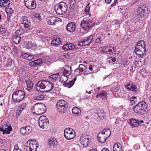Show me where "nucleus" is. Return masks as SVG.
Here are the masks:
<instances>
[{"label":"nucleus","mask_w":151,"mask_h":151,"mask_svg":"<svg viewBox=\"0 0 151 151\" xmlns=\"http://www.w3.org/2000/svg\"><path fill=\"white\" fill-rule=\"evenodd\" d=\"M53 85L48 81H40L36 84L35 91L39 93L48 92L53 88Z\"/></svg>","instance_id":"f257e3e1"},{"label":"nucleus","mask_w":151,"mask_h":151,"mask_svg":"<svg viewBox=\"0 0 151 151\" xmlns=\"http://www.w3.org/2000/svg\"><path fill=\"white\" fill-rule=\"evenodd\" d=\"M148 8L145 6L138 7L135 13L133 15V19L139 23H143L145 20L144 17L145 14H147Z\"/></svg>","instance_id":"f03ea898"},{"label":"nucleus","mask_w":151,"mask_h":151,"mask_svg":"<svg viewBox=\"0 0 151 151\" xmlns=\"http://www.w3.org/2000/svg\"><path fill=\"white\" fill-rule=\"evenodd\" d=\"M133 109L135 113L142 116L146 115L148 111L147 104L144 101L134 106Z\"/></svg>","instance_id":"7ed1b4c3"},{"label":"nucleus","mask_w":151,"mask_h":151,"mask_svg":"<svg viewBox=\"0 0 151 151\" xmlns=\"http://www.w3.org/2000/svg\"><path fill=\"white\" fill-rule=\"evenodd\" d=\"M25 92L22 90H17L12 93V99L14 102L20 103L26 99Z\"/></svg>","instance_id":"20e7f679"},{"label":"nucleus","mask_w":151,"mask_h":151,"mask_svg":"<svg viewBox=\"0 0 151 151\" xmlns=\"http://www.w3.org/2000/svg\"><path fill=\"white\" fill-rule=\"evenodd\" d=\"M47 108L43 103H37L35 104L31 109L33 114L39 115L44 113L46 111Z\"/></svg>","instance_id":"39448f33"},{"label":"nucleus","mask_w":151,"mask_h":151,"mask_svg":"<svg viewBox=\"0 0 151 151\" xmlns=\"http://www.w3.org/2000/svg\"><path fill=\"white\" fill-rule=\"evenodd\" d=\"M68 9V7L66 3L63 1L55 5L54 7L56 12L59 15L65 14L67 11Z\"/></svg>","instance_id":"423d86ee"},{"label":"nucleus","mask_w":151,"mask_h":151,"mask_svg":"<svg viewBox=\"0 0 151 151\" xmlns=\"http://www.w3.org/2000/svg\"><path fill=\"white\" fill-rule=\"evenodd\" d=\"M94 24L92 19H87L84 18L80 25L81 27L85 30H88L94 26Z\"/></svg>","instance_id":"0eeeda50"},{"label":"nucleus","mask_w":151,"mask_h":151,"mask_svg":"<svg viewBox=\"0 0 151 151\" xmlns=\"http://www.w3.org/2000/svg\"><path fill=\"white\" fill-rule=\"evenodd\" d=\"M56 106L61 114L65 113L68 107L67 103L64 100H60L56 104Z\"/></svg>","instance_id":"6e6552de"},{"label":"nucleus","mask_w":151,"mask_h":151,"mask_svg":"<svg viewBox=\"0 0 151 151\" xmlns=\"http://www.w3.org/2000/svg\"><path fill=\"white\" fill-rule=\"evenodd\" d=\"M20 28L23 30L27 31L30 29V23L28 21L27 17L24 16L20 19L19 22Z\"/></svg>","instance_id":"1a4fd4ad"},{"label":"nucleus","mask_w":151,"mask_h":151,"mask_svg":"<svg viewBox=\"0 0 151 151\" xmlns=\"http://www.w3.org/2000/svg\"><path fill=\"white\" fill-rule=\"evenodd\" d=\"M64 136L67 140H70L76 136L75 131L71 128H67L64 130Z\"/></svg>","instance_id":"9d476101"},{"label":"nucleus","mask_w":151,"mask_h":151,"mask_svg":"<svg viewBox=\"0 0 151 151\" xmlns=\"http://www.w3.org/2000/svg\"><path fill=\"white\" fill-rule=\"evenodd\" d=\"M93 38V35L85 37L78 42V45L80 46L89 45L92 42Z\"/></svg>","instance_id":"9b49d317"},{"label":"nucleus","mask_w":151,"mask_h":151,"mask_svg":"<svg viewBox=\"0 0 151 151\" xmlns=\"http://www.w3.org/2000/svg\"><path fill=\"white\" fill-rule=\"evenodd\" d=\"M91 139L89 136L82 135L79 141L85 147L89 146L91 144Z\"/></svg>","instance_id":"f8f14e48"},{"label":"nucleus","mask_w":151,"mask_h":151,"mask_svg":"<svg viewBox=\"0 0 151 151\" xmlns=\"http://www.w3.org/2000/svg\"><path fill=\"white\" fill-rule=\"evenodd\" d=\"M48 123V120L45 116H41L39 119V125L42 128L44 129Z\"/></svg>","instance_id":"ddd939ff"},{"label":"nucleus","mask_w":151,"mask_h":151,"mask_svg":"<svg viewBox=\"0 0 151 151\" xmlns=\"http://www.w3.org/2000/svg\"><path fill=\"white\" fill-rule=\"evenodd\" d=\"M12 130L11 125H8L7 124H4L0 127V131L3 132V134H10Z\"/></svg>","instance_id":"4468645a"},{"label":"nucleus","mask_w":151,"mask_h":151,"mask_svg":"<svg viewBox=\"0 0 151 151\" xmlns=\"http://www.w3.org/2000/svg\"><path fill=\"white\" fill-rule=\"evenodd\" d=\"M25 5L29 9H34L36 6L35 1L34 0H24Z\"/></svg>","instance_id":"2eb2a0df"},{"label":"nucleus","mask_w":151,"mask_h":151,"mask_svg":"<svg viewBox=\"0 0 151 151\" xmlns=\"http://www.w3.org/2000/svg\"><path fill=\"white\" fill-rule=\"evenodd\" d=\"M146 49L145 46L142 49L140 48L139 49H135L134 51V53L139 57L143 58L145 55V52L146 51Z\"/></svg>","instance_id":"dca6fc26"},{"label":"nucleus","mask_w":151,"mask_h":151,"mask_svg":"<svg viewBox=\"0 0 151 151\" xmlns=\"http://www.w3.org/2000/svg\"><path fill=\"white\" fill-rule=\"evenodd\" d=\"M76 26V24L75 22H71L67 24L66 29L69 32H73L75 31Z\"/></svg>","instance_id":"f3484780"},{"label":"nucleus","mask_w":151,"mask_h":151,"mask_svg":"<svg viewBox=\"0 0 151 151\" xmlns=\"http://www.w3.org/2000/svg\"><path fill=\"white\" fill-rule=\"evenodd\" d=\"M58 19L54 16L48 17L46 18V21L48 24L50 25H53L55 23L58 21Z\"/></svg>","instance_id":"a211bd4d"},{"label":"nucleus","mask_w":151,"mask_h":151,"mask_svg":"<svg viewBox=\"0 0 151 151\" xmlns=\"http://www.w3.org/2000/svg\"><path fill=\"white\" fill-rule=\"evenodd\" d=\"M75 48V45L71 43H67L62 47V49L65 51L73 50Z\"/></svg>","instance_id":"6ab92c4d"},{"label":"nucleus","mask_w":151,"mask_h":151,"mask_svg":"<svg viewBox=\"0 0 151 151\" xmlns=\"http://www.w3.org/2000/svg\"><path fill=\"white\" fill-rule=\"evenodd\" d=\"M106 137L102 133V132H101L99 133L97 136V140L101 143H104L106 142V139L108 138Z\"/></svg>","instance_id":"aec40b11"},{"label":"nucleus","mask_w":151,"mask_h":151,"mask_svg":"<svg viewBox=\"0 0 151 151\" xmlns=\"http://www.w3.org/2000/svg\"><path fill=\"white\" fill-rule=\"evenodd\" d=\"M43 62L42 59L39 58L30 62L29 64L31 66L36 67L41 64Z\"/></svg>","instance_id":"412c9836"},{"label":"nucleus","mask_w":151,"mask_h":151,"mask_svg":"<svg viewBox=\"0 0 151 151\" xmlns=\"http://www.w3.org/2000/svg\"><path fill=\"white\" fill-rule=\"evenodd\" d=\"M125 87L126 88L129 90L133 91L135 92H136L137 90L136 86L133 83H132L130 84L129 83L128 84L125 85Z\"/></svg>","instance_id":"4be33fe9"},{"label":"nucleus","mask_w":151,"mask_h":151,"mask_svg":"<svg viewBox=\"0 0 151 151\" xmlns=\"http://www.w3.org/2000/svg\"><path fill=\"white\" fill-rule=\"evenodd\" d=\"M26 85V90L29 92H30L33 88V83L30 80H29L25 81Z\"/></svg>","instance_id":"5701e85b"},{"label":"nucleus","mask_w":151,"mask_h":151,"mask_svg":"<svg viewBox=\"0 0 151 151\" xmlns=\"http://www.w3.org/2000/svg\"><path fill=\"white\" fill-rule=\"evenodd\" d=\"M107 93L105 91H102L101 92L97 93L96 97V98L100 97L102 99H106L107 97Z\"/></svg>","instance_id":"b1692460"},{"label":"nucleus","mask_w":151,"mask_h":151,"mask_svg":"<svg viewBox=\"0 0 151 151\" xmlns=\"http://www.w3.org/2000/svg\"><path fill=\"white\" fill-rule=\"evenodd\" d=\"M144 46H145V47L146 46L145 42L143 40H141L137 42L136 46L135 47V49H136V50H138L140 48L142 49V48H144Z\"/></svg>","instance_id":"393cba45"},{"label":"nucleus","mask_w":151,"mask_h":151,"mask_svg":"<svg viewBox=\"0 0 151 151\" xmlns=\"http://www.w3.org/2000/svg\"><path fill=\"white\" fill-rule=\"evenodd\" d=\"M87 68L83 64H80L78 68L76 69L74 72L75 73H79V72H83L86 71Z\"/></svg>","instance_id":"a878e982"},{"label":"nucleus","mask_w":151,"mask_h":151,"mask_svg":"<svg viewBox=\"0 0 151 151\" xmlns=\"http://www.w3.org/2000/svg\"><path fill=\"white\" fill-rule=\"evenodd\" d=\"M61 39L59 37H54L52 40L51 44L54 46H56L61 44Z\"/></svg>","instance_id":"bb28decb"},{"label":"nucleus","mask_w":151,"mask_h":151,"mask_svg":"<svg viewBox=\"0 0 151 151\" xmlns=\"http://www.w3.org/2000/svg\"><path fill=\"white\" fill-rule=\"evenodd\" d=\"M129 123L130 125L134 127H137L139 126V120L132 119H129Z\"/></svg>","instance_id":"cd10ccee"},{"label":"nucleus","mask_w":151,"mask_h":151,"mask_svg":"<svg viewBox=\"0 0 151 151\" xmlns=\"http://www.w3.org/2000/svg\"><path fill=\"white\" fill-rule=\"evenodd\" d=\"M71 73V68L70 66H68L65 68L62 74L66 76H69Z\"/></svg>","instance_id":"c85d7f7f"},{"label":"nucleus","mask_w":151,"mask_h":151,"mask_svg":"<svg viewBox=\"0 0 151 151\" xmlns=\"http://www.w3.org/2000/svg\"><path fill=\"white\" fill-rule=\"evenodd\" d=\"M113 151H122V148L120 143H115L113 148Z\"/></svg>","instance_id":"c756f323"},{"label":"nucleus","mask_w":151,"mask_h":151,"mask_svg":"<svg viewBox=\"0 0 151 151\" xmlns=\"http://www.w3.org/2000/svg\"><path fill=\"white\" fill-rule=\"evenodd\" d=\"M101 132L106 136V137L108 138L111 135V132L110 129L108 128H106Z\"/></svg>","instance_id":"7c9ffc66"},{"label":"nucleus","mask_w":151,"mask_h":151,"mask_svg":"<svg viewBox=\"0 0 151 151\" xmlns=\"http://www.w3.org/2000/svg\"><path fill=\"white\" fill-rule=\"evenodd\" d=\"M72 112L75 115H79L81 114V109L76 107H74L73 108Z\"/></svg>","instance_id":"2f4dec72"},{"label":"nucleus","mask_w":151,"mask_h":151,"mask_svg":"<svg viewBox=\"0 0 151 151\" xmlns=\"http://www.w3.org/2000/svg\"><path fill=\"white\" fill-rule=\"evenodd\" d=\"M56 143V141L54 138H51L48 139V145L50 147H51L52 146L55 147Z\"/></svg>","instance_id":"473e14b6"},{"label":"nucleus","mask_w":151,"mask_h":151,"mask_svg":"<svg viewBox=\"0 0 151 151\" xmlns=\"http://www.w3.org/2000/svg\"><path fill=\"white\" fill-rule=\"evenodd\" d=\"M59 81L60 82L64 83L68 81V77L63 74H60L59 75Z\"/></svg>","instance_id":"72a5a7b5"},{"label":"nucleus","mask_w":151,"mask_h":151,"mask_svg":"<svg viewBox=\"0 0 151 151\" xmlns=\"http://www.w3.org/2000/svg\"><path fill=\"white\" fill-rule=\"evenodd\" d=\"M31 141L32 143L30 142V145L32 149V151H37L38 146L36 145V141L34 142V141L32 140H31Z\"/></svg>","instance_id":"f704fd0d"},{"label":"nucleus","mask_w":151,"mask_h":151,"mask_svg":"<svg viewBox=\"0 0 151 151\" xmlns=\"http://www.w3.org/2000/svg\"><path fill=\"white\" fill-rule=\"evenodd\" d=\"M30 142L27 141L26 144H25L24 147V149L26 151H32V149L31 148V147L30 145Z\"/></svg>","instance_id":"c9c22d12"},{"label":"nucleus","mask_w":151,"mask_h":151,"mask_svg":"<svg viewBox=\"0 0 151 151\" xmlns=\"http://www.w3.org/2000/svg\"><path fill=\"white\" fill-rule=\"evenodd\" d=\"M74 84V82L73 81H69L68 83H63V86L68 88H70L73 86Z\"/></svg>","instance_id":"e433bc0d"},{"label":"nucleus","mask_w":151,"mask_h":151,"mask_svg":"<svg viewBox=\"0 0 151 151\" xmlns=\"http://www.w3.org/2000/svg\"><path fill=\"white\" fill-rule=\"evenodd\" d=\"M108 62L111 65H113L115 63L116 59L115 57H110L108 58Z\"/></svg>","instance_id":"4c0bfd02"},{"label":"nucleus","mask_w":151,"mask_h":151,"mask_svg":"<svg viewBox=\"0 0 151 151\" xmlns=\"http://www.w3.org/2000/svg\"><path fill=\"white\" fill-rule=\"evenodd\" d=\"M35 99L37 100H41L44 98V95L42 94H39L35 97Z\"/></svg>","instance_id":"58836bf2"},{"label":"nucleus","mask_w":151,"mask_h":151,"mask_svg":"<svg viewBox=\"0 0 151 151\" xmlns=\"http://www.w3.org/2000/svg\"><path fill=\"white\" fill-rule=\"evenodd\" d=\"M5 11L8 15V16L9 14V16H10V15H11L12 13L13 10L12 8L11 7H9H9H7L5 8Z\"/></svg>","instance_id":"ea45409f"},{"label":"nucleus","mask_w":151,"mask_h":151,"mask_svg":"<svg viewBox=\"0 0 151 151\" xmlns=\"http://www.w3.org/2000/svg\"><path fill=\"white\" fill-rule=\"evenodd\" d=\"M4 4L3 7H5L6 8L7 7H9V5L10 4V1L9 0H3Z\"/></svg>","instance_id":"a19ab883"},{"label":"nucleus","mask_w":151,"mask_h":151,"mask_svg":"<svg viewBox=\"0 0 151 151\" xmlns=\"http://www.w3.org/2000/svg\"><path fill=\"white\" fill-rule=\"evenodd\" d=\"M59 74V73H57L56 74H54L51 75L50 78L51 79H52L53 80L56 81L58 77Z\"/></svg>","instance_id":"79ce46f5"},{"label":"nucleus","mask_w":151,"mask_h":151,"mask_svg":"<svg viewBox=\"0 0 151 151\" xmlns=\"http://www.w3.org/2000/svg\"><path fill=\"white\" fill-rule=\"evenodd\" d=\"M26 131V134H28L31 133L32 131V127L29 126H27L25 127Z\"/></svg>","instance_id":"37998d69"},{"label":"nucleus","mask_w":151,"mask_h":151,"mask_svg":"<svg viewBox=\"0 0 151 151\" xmlns=\"http://www.w3.org/2000/svg\"><path fill=\"white\" fill-rule=\"evenodd\" d=\"M10 20V18L8 16L7 19L4 23V25L6 27H8L9 26Z\"/></svg>","instance_id":"c03bdc74"},{"label":"nucleus","mask_w":151,"mask_h":151,"mask_svg":"<svg viewBox=\"0 0 151 151\" xmlns=\"http://www.w3.org/2000/svg\"><path fill=\"white\" fill-rule=\"evenodd\" d=\"M136 97L135 96H133L129 99L132 105H133L136 103V101L134 100L136 99Z\"/></svg>","instance_id":"a18cd8bd"},{"label":"nucleus","mask_w":151,"mask_h":151,"mask_svg":"<svg viewBox=\"0 0 151 151\" xmlns=\"http://www.w3.org/2000/svg\"><path fill=\"white\" fill-rule=\"evenodd\" d=\"M109 49L112 50V52H116V47L114 45H111V46H109Z\"/></svg>","instance_id":"49530a36"},{"label":"nucleus","mask_w":151,"mask_h":151,"mask_svg":"<svg viewBox=\"0 0 151 151\" xmlns=\"http://www.w3.org/2000/svg\"><path fill=\"white\" fill-rule=\"evenodd\" d=\"M119 89V88L118 87V86L116 85V86H114L112 87L111 88V91H112L116 92Z\"/></svg>","instance_id":"de8ad7c7"},{"label":"nucleus","mask_w":151,"mask_h":151,"mask_svg":"<svg viewBox=\"0 0 151 151\" xmlns=\"http://www.w3.org/2000/svg\"><path fill=\"white\" fill-rule=\"evenodd\" d=\"M101 37L100 36H98L95 40L96 43H99L101 41Z\"/></svg>","instance_id":"09e8293b"},{"label":"nucleus","mask_w":151,"mask_h":151,"mask_svg":"<svg viewBox=\"0 0 151 151\" xmlns=\"http://www.w3.org/2000/svg\"><path fill=\"white\" fill-rule=\"evenodd\" d=\"M20 132L21 134H26V130L25 127L21 128L20 130Z\"/></svg>","instance_id":"8fccbe9b"},{"label":"nucleus","mask_w":151,"mask_h":151,"mask_svg":"<svg viewBox=\"0 0 151 151\" xmlns=\"http://www.w3.org/2000/svg\"><path fill=\"white\" fill-rule=\"evenodd\" d=\"M27 106V104L26 103H23L21 104L19 106L20 109L21 111L24 110Z\"/></svg>","instance_id":"3c124183"},{"label":"nucleus","mask_w":151,"mask_h":151,"mask_svg":"<svg viewBox=\"0 0 151 151\" xmlns=\"http://www.w3.org/2000/svg\"><path fill=\"white\" fill-rule=\"evenodd\" d=\"M75 0H69V4L70 6H74L75 5Z\"/></svg>","instance_id":"603ef678"},{"label":"nucleus","mask_w":151,"mask_h":151,"mask_svg":"<svg viewBox=\"0 0 151 151\" xmlns=\"http://www.w3.org/2000/svg\"><path fill=\"white\" fill-rule=\"evenodd\" d=\"M120 23V22L118 20L116 19L113 21L111 23L113 25H119Z\"/></svg>","instance_id":"864d4df0"},{"label":"nucleus","mask_w":151,"mask_h":151,"mask_svg":"<svg viewBox=\"0 0 151 151\" xmlns=\"http://www.w3.org/2000/svg\"><path fill=\"white\" fill-rule=\"evenodd\" d=\"M28 54L27 53H21V54L20 57L21 58H23L27 59Z\"/></svg>","instance_id":"5fc2aeb1"},{"label":"nucleus","mask_w":151,"mask_h":151,"mask_svg":"<svg viewBox=\"0 0 151 151\" xmlns=\"http://www.w3.org/2000/svg\"><path fill=\"white\" fill-rule=\"evenodd\" d=\"M6 32V29L0 26V32L1 34H4Z\"/></svg>","instance_id":"6e6d98bb"},{"label":"nucleus","mask_w":151,"mask_h":151,"mask_svg":"<svg viewBox=\"0 0 151 151\" xmlns=\"http://www.w3.org/2000/svg\"><path fill=\"white\" fill-rule=\"evenodd\" d=\"M21 111L20 109H18L16 111V116L17 117H18L20 114L21 113V111Z\"/></svg>","instance_id":"4d7b16f0"},{"label":"nucleus","mask_w":151,"mask_h":151,"mask_svg":"<svg viewBox=\"0 0 151 151\" xmlns=\"http://www.w3.org/2000/svg\"><path fill=\"white\" fill-rule=\"evenodd\" d=\"M32 45L33 44L31 42H29L27 45V48L28 49H31L32 47Z\"/></svg>","instance_id":"13d9d810"},{"label":"nucleus","mask_w":151,"mask_h":151,"mask_svg":"<svg viewBox=\"0 0 151 151\" xmlns=\"http://www.w3.org/2000/svg\"><path fill=\"white\" fill-rule=\"evenodd\" d=\"M13 151H22L19 148L18 145L16 144L14 146Z\"/></svg>","instance_id":"bf43d9fd"},{"label":"nucleus","mask_w":151,"mask_h":151,"mask_svg":"<svg viewBox=\"0 0 151 151\" xmlns=\"http://www.w3.org/2000/svg\"><path fill=\"white\" fill-rule=\"evenodd\" d=\"M34 58V56L33 55H29L28 54L27 59L29 60H31L33 59Z\"/></svg>","instance_id":"052dcab7"},{"label":"nucleus","mask_w":151,"mask_h":151,"mask_svg":"<svg viewBox=\"0 0 151 151\" xmlns=\"http://www.w3.org/2000/svg\"><path fill=\"white\" fill-rule=\"evenodd\" d=\"M102 49L106 51H107L108 52H112V50L109 49V47H107L105 46L103 47Z\"/></svg>","instance_id":"680f3d73"},{"label":"nucleus","mask_w":151,"mask_h":151,"mask_svg":"<svg viewBox=\"0 0 151 151\" xmlns=\"http://www.w3.org/2000/svg\"><path fill=\"white\" fill-rule=\"evenodd\" d=\"M37 33L39 36H43L44 35V33L42 31H37Z\"/></svg>","instance_id":"e2e57ef3"},{"label":"nucleus","mask_w":151,"mask_h":151,"mask_svg":"<svg viewBox=\"0 0 151 151\" xmlns=\"http://www.w3.org/2000/svg\"><path fill=\"white\" fill-rule=\"evenodd\" d=\"M100 52L101 53L103 54H105L108 53V52H107V51H106L103 49L101 50Z\"/></svg>","instance_id":"0e129e2a"},{"label":"nucleus","mask_w":151,"mask_h":151,"mask_svg":"<svg viewBox=\"0 0 151 151\" xmlns=\"http://www.w3.org/2000/svg\"><path fill=\"white\" fill-rule=\"evenodd\" d=\"M35 17L36 18H37V19L39 20H40L41 19V17L39 14H37L35 15Z\"/></svg>","instance_id":"69168bd1"},{"label":"nucleus","mask_w":151,"mask_h":151,"mask_svg":"<svg viewBox=\"0 0 151 151\" xmlns=\"http://www.w3.org/2000/svg\"><path fill=\"white\" fill-rule=\"evenodd\" d=\"M3 0H0V7L2 8H3L4 2Z\"/></svg>","instance_id":"338daca9"},{"label":"nucleus","mask_w":151,"mask_h":151,"mask_svg":"<svg viewBox=\"0 0 151 151\" xmlns=\"http://www.w3.org/2000/svg\"><path fill=\"white\" fill-rule=\"evenodd\" d=\"M101 151H109V150L107 148L104 147L102 149Z\"/></svg>","instance_id":"774afa93"}]
</instances>
